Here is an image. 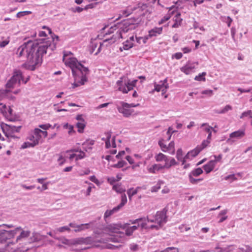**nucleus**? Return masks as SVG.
<instances>
[{
    "instance_id": "32",
    "label": "nucleus",
    "mask_w": 252,
    "mask_h": 252,
    "mask_svg": "<svg viewBox=\"0 0 252 252\" xmlns=\"http://www.w3.org/2000/svg\"><path fill=\"white\" fill-rule=\"evenodd\" d=\"M138 226L134 225L132 226L126 227V225L124 226V229H126V234L127 236H130L133 233V231L137 229Z\"/></svg>"
},
{
    "instance_id": "46",
    "label": "nucleus",
    "mask_w": 252,
    "mask_h": 252,
    "mask_svg": "<svg viewBox=\"0 0 252 252\" xmlns=\"http://www.w3.org/2000/svg\"><path fill=\"white\" fill-rule=\"evenodd\" d=\"M33 143L31 141V142H24L23 145L21 146V148L22 149H26L29 147H32L35 146V145H33Z\"/></svg>"
},
{
    "instance_id": "30",
    "label": "nucleus",
    "mask_w": 252,
    "mask_h": 252,
    "mask_svg": "<svg viewBox=\"0 0 252 252\" xmlns=\"http://www.w3.org/2000/svg\"><path fill=\"white\" fill-rule=\"evenodd\" d=\"M201 127H203V130L208 133V135L207 139H211L212 138V126H210L207 123H203L201 125Z\"/></svg>"
},
{
    "instance_id": "14",
    "label": "nucleus",
    "mask_w": 252,
    "mask_h": 252,
    "mask_svg": "<svg viewBox=\"0 0 252 252\" xmlns=\"http://www.w3.org/2000/svg\"><path fill=\"white\" fill-rule=\"evenodd\" d=\"M105 137L102 138V140L105 141V146L107 148L111 147L115 148L116 144L115 143V137H111V132H107L105 133Z\"/></svg>"
},
{
    "instance_id": "54",
    "label": "nucleus",
    "mask_w": 252,
    "mask_h": 252,
    "mask_svg": "<svg viewBox=\"0 0 252 252\" xmlns=\"http://www.w3.org/2000/svg\"><path fill=\"white\" fill-rule=\"evenodd\" d=\"M126 164V162L124 160L119 161L117 164L113 165V167L116 168H121Z\"/></svg>"
},
{
    "instance_id": "39",
    "label": "nucleus",
    "mask_w": 252,
    "mask_h": 252,
    "mask_svg": "<svg viewBox=\"0 0 252 252\" xmlns=\"http://www.w3.org/2000/svg\"><path fill=\"white\" fill-rule=\"evenodd\" d=\"M203 173V170L201 168H197L191 171L190 174L193 176H198Z\"/></svg>"
},
{
    "instance_id": "42",
    "label": "nucleus",
    "mask_w": 252,
    "mask_h": 252,
    "mask_svg": "<svg viewBox=\"0 0 252 252\" xmlns=\"http://www.w3.org/2000/svg\"><path fill=\"white\" fill-rule=\"evenodd\" d=\"M158 144L162 150V151L164 152H168V149L167 146L164 143V141L163 140H159L158 142Z\"/></svg>"
},
{
    "instance_id": "11",
    "label": "nucleus",
    "mask_w": 252,
    "mask_h": 252,
    "mask_svg": "<svg viewBox=\"0 0 252 252\" xmlns=\"http://www.w3.org/2000/svg\"><path fill=\"white\" fill-rule=\"evenodd\" d=\"M127 202V198L126 194L124 193L121 196V203L112 210H107L104 213V217L107 218L109 217L114 213L118 212L121 209Z\"/></svg>"
},
{
    "instance_id": "58",
    "label": "nucleus",
    "mask_w": 252,
    "mask_h": 252,
    "mask_svg": "<svg viewBox=\"0 0 252 252\" xmlns=\"http://www.w3.org/2000/svg\"><path fill=\"white\" fill-rule=\"evenodd\" d=\"M150 38V37H149V34H148L147 36H146L145 37H138V38H136V39H137V40L138 42H140V41L141 40H142L144 43H146L147 41V40L149 38Z\"/></svg>"
},
{
    "instance_id": "47",
    "label": "nucleus",
    "mask_w": 252,
    "mask_h": 252,
    "mask_svg": "<svg viewBox=\"0 0 252 252\" xmlns=\"http://www.w3.org/2000/svg\"><path fill=\"white\" fill-rule=\"evenodd\" d=\"M58 161L59 163V164L60 165H62L65 162V159L63 157L62 154L58 155Z\"/></svg>"
},
{
    "instance_id": "43",
    "label": "nucleus",
    "mask_w": 252,
    "mask_h": 252,
    "mask_svg": "<svg viewBox=\"0 0 252 252\" xmlns=\"http://www.w3.org/2000/svg\"><path fill=\"white\" fill-rule=\"evenodd\" d=\"M206 75V72H202L201 74H199L198 75L196 76L194 78V80L198 81H205L206 79L205 78V76Z\"/></svg>"
},
{
    "instance_id": "7",
    "label": "nucleus",
    "mask_w": 252,
    "mask_h": 252,
    "mask_svg": "<svg viewBox=\"0 0 252 252\" xmlns=\"http://www.w3.org/2000/svg\"><path fill=\"white\" fill-rule=\"evenodd\" d=\"M123 25H124V26H125V28L121 27L120 28V31L119 32H118V31L117 32L116 34H113L110 39H105L104 40V42H107L108 41L110 40V41H111V42L114 43L115 42V41L117 39H118L120 38H123V33H125L127 32L129 29H131V28L129 27H131L132 26V25H131L130 24L129 20L125 21Z\"/></svg>"
},
{
    "instance_id": "35",
    "label": "nucleus",
    "mask_w": 252,
    "mask_h": 252,
    "mask_svg": "<svg viewBox=\"0 0 252 252\" xmlns=\"http://www.w3.org/2000/svg\"><path fill=\"white\" fill-rule=\"evenodd\" d=\"M211 139H207L206 140H204L201 145H198L197 147L199 148L201 151H202L204 148H206L210 143Z\"/></svg>"
},
{
    "instance_id": "64",
    "label": "nucleus",
    "mask_w": 252,
    "mask_h": 252,
    "mask_svg": "<svg viewBox=\"0 0 252 252\" xmlns=\"http://www.w3.org/2000/svg\"><path fill=\"white\" fill-rule=\"evenodd\" d=\"M90 180L94 183L95 184H99V181L96 178V177L94 175L93 176H92L91 177H90Z\"/></svg>"
},
{
    "instance_id": "20",
    "label": "nucleus",
    "mask_w": 252,
    "mask_h": 252,
    "mask_svg": "<svg viewBox=\"0 0 252 252\" xmlns=\"http://www.w3.org/2000/svg\"><path fill=\"white\" fill-rule=\"evenodd\" d=\"M196 67L195 63H188L181 68V70L187 75L189 74L194 71Z\"/></svg>"
},
{
    "instance_id": "50",
    "label": "nucleus",
    "mask_w": 252,
    "mask_h": 252,
    "mask_svg": "<svg viewBox=\"0 0 252 252\" xmlns=\"http://www.w3.org/2000/svg\"><path fill=\"white\" fill-rule=\"evenodd\" d=\"M168 152L171 151V153L172 154H174L175 153V149H174V142L173 141H171L167 146Z\"/></svg>"
},
{
    "instance_id": "18",
    "label": "nucleus",
    "mask_w": 252,
    "mask_h": 252,
    "mask_svg": "<svg viewBox=\"0 0 252 252\" xmlns=\"http://www.w3.org/2000/svg\"><path fill=\"white\" fill-rule=\"evenodd\" d=\"M177 9V7L172 6L169 8V10L167 14H166L160 21H158V25H161L165 22L169 20L171 17L175 14V12Z\"/></svg>"
},
{
    "instance_id": "31",
    "label": "nucleus",
    "mask_w": 252,
    "mask_h": 252,
    "mask_svg": "<svg viewBox=\"0 0 252 252\" xmlns=\"http://www.w3.org/2000/svg\"><path fill=\"white\" fill-rule=\"evenodd\" d=\"M183 154L182 149H179L177 151L176 158L178 160H180L182 162V164H184L188 158H186L185 156L183 157Z\"/></svg>"
},
{
    "instance_id": "19",
    "label": "nucleus",
    "mask_w": 252,
    "mask_h": 252,
    "mask_svg": "<svg viewBox=\"0 0 252 252\" xmlns=\"http://www.w3.org/2000/svg\"><path fill=\"white\" fill-rule=\"evenodd\" d=\"M134 36H130L126 41L123 43V46L120 48V50L122 52L124 50H128L132 48L134 45Z\"/></svg>"
},
{
    "instance_id": "16",
    "label": "nucleus",
    "mask_w": 252,
    "mask_h": 252,
    "mask_svg": "<svg viewBox=\"0 0 252 252\" xmlns=\"http://www.w3.org/2000/svg\"><path fill=\"white\" fill-rule=\"evenodd\" d=\"M1 128L5 135L7 137L12 136L14 131H17L16 127L15 126H11L5 124H3L1 125Z\"/></svg>"
},
{
    "instance_id": "45",
    "label": "nucleus",
    "mask_w": 252,
    "mask_h": 252,
    "mask_svg": "<svg viewBox=\"0 0 252 252\" xmlns=\"http://www.w3.org/2000/svg\"><path fill=\"white\" fill-rule=\"evenodd\" d=\"M193 175H191V174H189V182L192 184H197L198 182L199 181H202L203 179H194L193 177Z\"/></svg>"
},
{
    "instance_id": "3",
    "label": "nucleus",
    "mask_w": 252,
    "mask_h": 252,
    "mask_svg": "<svg viewBox=\"0 0 252 252\" xmlns=\"http://www.w3.org/2000/svg\"><path fill=\"white\" fill-rule=\"evenodd\" d=\"M166 211L163 210L161 211H158L156 213L155 217L152 218L150 216L147 217L148 222L155 223L154 224L150 225L151 229H156V230L159 229L166 222Z\"/></svg>"
},
{
    "instance_id": "29",
    "label": "nucleus",
    "mask_w": 252,
    "mask_h": 252,
    "mask_svg": "<svg viewBox=\"0 0 252 252\" xmlns=\"http://www.w3.org/2000/svg\"><path fill=\"white\" fill-rule=\"evenodd\" d=\"M20 235L17 237L15 242L17 243L20 241L22 239L26 238L28 237L31 234V231L29 230H23L22 229Z\"/></svg>"
},
{
    "instance_id": "27",
    "label": "nucleus",
    "mask_w": 252,
    "mask_h": 252,
    "mask_svg": "<svg viewBox=\"0 0 252 252\" xmlns=\"http://www.w3.org/2000/svg\"><path fill=\"white\" fill-rule=\"evenodd\" d=\"M215 166V161L211 160L207 164L204 165L203 168L206 173L208 174L213 170Z\"/></svg>"
},
{
    "instance_id": "8",
    "label": "nucleus",
    "mask_w": 252,
    "mask_h": 252,
    "mask_svg": "<svg viewBox=\"0 0 252 252\" xmlns=\"http://www.w3.org/2000/svg\"><path fill=\"white\" fill-rule=\"evenodd\" d=\"M155 158L157 162L164 161L165 162L164 165H166L167 164L168 169H170L172 166L178 164V162L174 158L168 157L161 153L156 155L155 157Z\"/></svg>"
},
{
    "instance_id": "63",
    "label": "nucleus",
    "mask_w": 252,
    "mask_h": 252,
    "mask_svg": "<svg viewBox=\"0 0 252 252\" xmlns=\"http://www.w3.org/2000/svg\"><path fill=\"white\" fill-rule=\"evenodd\" d=\"M214 158H215V159L212 160V161H215V164H216L217 162H220L221 161V158H222V155L220 154L218 156H214Z\"/></svg>"
},
{
    "instance_id": "34",
    "label": "nucleus",
    "mask_w": 252,
    "mask_h": 252,
    "mask_svg": "<svg viewBox=\"0 0 252 252\" xmlns=\"http://www.w3.org/2000/svg\"><path fill=\"white\" fill-rule=\"evenodd\" d=\"M86 123L85 121L78 122L76 124V126L78 128V131L79 133H82L86 126Z\"/></svg>"
},
{
    "instance_id": "57",
    "label": "nucleus",
    "mask_w": 252,
    "mask_h": 252,
    "mask_svg": "<svg viewBox=\"0 0 252 252\" xmlns=\"http://www.w3.org/2000/svg\"><path fill=\"white\" fill-rule=\"evenodd\" d=\"M57 230L59 232H63L65 231H70V229L69 228V227H68V226H66L59 227Z\"/></svg>"
},
{
    "instance_id": "38",
    "label": "nucleus",
    "mask_w": 252,
    "mask_h": 252,
    "mask_svg": "<svg viewBox=\"0 0 252 252\" xmlns=\"http://www.w3.org/2000/svg\"><path fill=\"white\" fill-rule=\"evenodd\" d=\"M63 127L68 129V133L69 135H72L73 133L75 132L74 130L73 126L72 125H70L66 123L63 126Z\"/></svg>"
},
{
    "instance_id": "59",
    "label": "nucleus",
    "mask_w": 252,
    "mask_h": 252,
    "mask_svg": "<svg viewBox=\"0 0 252 252\" xmlns=\"http://www.w3.org/2000/svg\"><path fill=\"white\" fill-rule=\"evenodd\" d=\"M15 244V242H12L8 243L5 247V248L4 249H0V252H5L6 250L9 251V247L11 245H13Z\"/></svg>"
},
{
    "instance_id": "37",
    "label": "nucleus",
    "mask_w": 252,
    "mask_h": 252,
    "mask_svg": "<svg viewBox=\"0 0 252 252\" xmlns=\"http://www.w3.org/2000/svg\"><path fill=\"white\" fill-rule=\"evenodd\" d=\"M32 238L34 241H39L42 239L45 238V236L40 235L39 233L37 232H34L32 233Z\"/></svg>"
},
{
    "instance_id": "44",
    "label": "nucleus",
    "mask_w": 252,
    "mask_h": 252,
    "mask_svg": "<svg viewBox=\"0 0 252 252\" xmlns=\"http://www.w3.org/2000/svg\"><path fill=\"white\" fill-rule=\"evenodd\" d=\"M78 153L79 154H76V160H78L83 159L86 156L85 153L84 152L82 151L81 150H80Z\"/></svg>"
},
{
    "instance_id": "6",
    "label": "nucleus",
    "mask_w": 252,
    "mask_h": 252,
    "mask_svg": "<svg viewBox=\"0 0 252 252\" xmlns=\"http://www.w3.org/2000/svg\"><path fill=\"white\" fill-rule=\"evenodd\" d=\"M137 82V80L130 81H126L125 79L123 81V78H121L120 80L117 81V84L119 87L118 90L123 93L126 94L133 89Z\"/></svg>"
},
{
    "instance_id": "9",
    "label": "nucleus",
    "mask_w": 252,
    "mask_h": 252,
    "mask_svg": "<svg viewBox=\"0 0 252 252\" xmlns=\"http://www.w3.org/2000/svg\"><path fill=\"white\" fill-rule=\"evenodd\" d=\"M21 230H22V228L20 226L10 231L0 229V243L5 242L8 239L14 238L17 232Z\"/></svg>"
},
{
    "instance_id": "10",
    "label": "nucleus",
    "mask_w": 252,
    "mask_h": 252,
    "mask_svg": "<svg viewBox=\"0 0 252 252\" xmlns=\"http://www.w3.org/2000/svg\"><path fill=\"white\" fill-rule=\"evenodd\" d=\"M47 135L48 133L46 131H43L37 128L34 129L33 134L29 137V140L35 146L40 142L42 136L45 138Z\"/></svg>"
},
{
    "instance_id": "23",
    "label": "nucleus",
    "mask_w": 252,
    "mask_h": 252,
    "mask_svg": "<svg viewBox=\"0 0 252 252\" xmlns=\"http://www.w3.org/2000/svg\"><path fill=\"white\" fill-rule=\"evenodd\" d=\"M130 221L132 224L138 223V226L140 225L142 228L151 229L150 225H147L145 218H140Z\"/></svg>"
},
{
    "instance_id": "49",
    "label": "nucleus",
    "mask_w": 252,
    "mask_h": 252,
    "mask_svg": "<svg viewBox=\"0 0 252 252\" xmlns=\"http://www.w3.org/2000/svg\"><path fill=\"white\" fill-rule=\"evenodd\" d=\"M252 110H248L247 111H245L243 112L240 116V119H243L244 117H246L248 116H249L250 117V116H252Z\"/></svg>"
},
{
    "instance_id": "62",
    "label": "nucleus",
    "mask_w": 252,
    "mask_h": 252,
    "mask_svg": "<svg viewBox=\"0 0 252 252\" xmlns=\"http://www.w3.org/2000/svg\"><path fill=\"white\" fill-rule=\"evenodd\" d=\"M51 126V125L49 124H44V125H40L39 126V127L44 130H47Z\"/></svg>"
},
{
    "instance_id": "33",
    "label": "nucleus",
    "mask_w": 252,
    "mask_h": 252,
    "mask_svg": "<svg viewBox=\"0 0 252 252\" xmlns=\"http://www.w3.org/2000/svg\"><path fill=\"white\" fill-rule=\"evenodd\" d=\"M96 241H95L93 238L91 237H88L86 238H84V244L87 245H92L93 246H95L96 247H98V245L95 244Z\"/></svg>"
},
{
    "instance_id": "2",
    "label": "nucleus",
    "mask_w": 252,
    "mask_h": 252,
    "mask_svg": "<svg viewBox=\"0 0 252 252\" xmlns=\"http://www.w3.org/2000/svg\"><path fill=\"white\" fill-rule=\"evenodd\" d=\"M63 61L65 64L72 70L75 80L72 84L73 88L84 85L87 80L86 75L89 73L88 68L84 66L76 58L73 57L71 52L64 54Z\"/></svg>"
},
{
    "instance_id": "40",
    "label": "nucleus",
    "mask_w": 252,
    "mask_h": 252,
    "mask_svg": "<svg viewBox=\"0 0 252 252\" xmlns=\"http://www.w3.org/2000/svg\"><path fill=\"white\" fill-rule=\"evenodd\" d=\"M163 184V182L162 181H158L157 184L154 187H152L151 191L152 192H157L160 188V186Z\"/></svg>"
},
{
    "instance_id": "15",
    "label": "nucleus",
    "mask_w": 252,
    "mask_h": 252,
    "mask_svg": "<svg viewBox=\"0 0 252 252\" xmlns=\"http://www.w3.org/2000/svg\"><path fill=\"white\" fill-rule=\"evenodd\" d=\"M165 169L168 168L167 164L162 165L160 163L154 164L147 168V170L150 173L156 174L159 171H163Z\"/></svg>"
},
{
    "instance_id": "24",
    "label": "nucleus",
    "mask_w": 252,
    "mask_h": 252,
    "mask_svg": "<svg viewBox=\"0 0 252 252\" xmlns=\"http://www.w3.org/2000/svg\"><path fill=\"white\" fill-rule=\"evenodd\" d=\"M139 10L142 12L143 15H147L151 14L152 8L146 4L141 3L138 4Z\"/></svg>"
},
{
    "instance_id": "22",
    "label": "nucleus",
    "mask_w": 252,
    "mask_h": 252,
    "mask_svg": "<svg viewBox=\"0 0 252 252\" xmlns=\"http://www.w3.org/2000/svg\"><path fill=\"white\" fill-rule=\"evenodd\" d=\"M90 223H85V224H81L80 225L76 224L74 223H70L69 224V226L71 227L74 228V231L75 232H80L83 230H84L85 229H88Z\"/></svg>"
},
{
    "instance_id": "53",
    "label": "nucleus",
    "mask_w": 252,
    "mask_h": 252,
    "mask_svg": "<svg viewBox=\"0 0 252 252\" xmlns=\"http://www.w3.org/2000/svg\"><path fill=\"white\" fill-rule=\"evenodd\" d=\"M109 239L113 242H122L123 241L125 240V239H122V237L121 236L118 238L117 237H111L109 238Z\"/></svg>"
},
{
    "instance_id": "51",
    "label": "nucleus",
    "mask_w": 252,
    "mask_h": 252,
    "mask_svg": "<svg viewBox=\"0 0 252 252\" xmlns=\"http://www.w3.org/2000/svg\"><path fill=\"white\" fill-rule=\"evenodd\" d=\"M232 107L229 105H226L223 109H222L221 111L218 112V113L223 114L225 113L226 112L232 110Z\"/></svg>"
},
{
    "instance_id": "12",
    "label": "nucleus",
    "mask_w": 252,
    "mask_h": 252,
    "mask_svg": "<svg viewBox=\"0 0 252 252\" xmlns=\"http://www.w3.org/2000/svg\"><path fill=\"white\" fill-rule=\"evenodd\" d=\"M120 104L121 106H117V109L124 117H128L133 113V110L129 108V104L124 102H121Z\"/></svg>"
},
{
    "instance_id": "21",
    "label": "nucleus",
    "mask_w": 252,
    "mask_h": 252,
    "mask_svg": "<svg viewBox=\"0 0 252 252\" xmlns=\"http://www.w3.org/2000/svg\"><path fill=\"white\" fill-rule=\"evenodd\" d=\"M175 14V15L173 18L174 24L171 27L172 28H178L181 25L183 20L181 17V14L179 12H178L177 10H176Z\"/></svg>"
},
{
    "instance_id": "4",
    "label": "nucleus",
    "mask_w": 252,
    "mask_h": 252,
    "mask_svg": "<svg viewBox=\"0 0 252 252\" xmlns=\"http://www.w3.org/2000/svg\"><path fill=\"white\" fill-rule=\"evenodd\" d=\"M29 79V78H27L26 80H24L21 71L17 69H14L12 77L6 84V91L10 92L11 89L19 87L21 84V81L26 84Z\"/></svg>"
},
{
    "instance_id": "55",
    "label": "nucleus",
    "mask_w": 252,
    "mask_h": 252,
    "mask_svg": "<svg viewBox=\"0 0 252 252\" xmlns=\"http://www.w3.org/2000/svg\"><path fill=\"white\" fill-rule=\"evenodd\" d=\"M84 244V238H79L72 241L71 244Z\"/></svg>"
},
{
    "instance_id": "28",
    "label": "nucleus",
    "mask_w": 252,
    "mask_h": 252,
    "mask_svg": "<svg viewBox=\"0 0 252 252\" xmlns=\"http://www.w3.org/2000/svg\"><path fill=\"white\" fill-rule=\"evenodd\" d=\"M201 151L199 149V148L197 146L192 150L189 152L185 156V158L188 159L190 158H194L196 157Z\"/></svg>"
},
{
    "instance_id": "25",
    "label": "nucleus",
    "mask_w": 252,
    "mask_h": 252,
    "mask_svg": "<svg viewBox=\"0 0 252 252\" xmlns=\"http://www.w3.org/2000/svg\"><path fill=\"white\" fill-rule=\"evenodd\" d=\"M162 27H155L149 31V37L151 38L160 35L162 33Z\"/></svg>"
},
{
    "instance_id": "17",
    "label": "nucleus",
    "mask_w": 252,
    "mask_h": 252,
    "mask_svg": "<svg viewBox=\"0 0 252 252\" xmlns=\"http://www.w3.org/2000/svg\"><path fill=\"white\" fill-rule=\"evenodd\" d=\"M161 84H155V90L158 92L161 91L162 95H163L166 92L167 89L169 88L167 79H165L163 82H160Z\"/></svg>"
},
{
    "instance_id": "13",
    "label": "nucleus",
    "mask_w": 252,
    "mask_h": 252,
    "mask_svg": "<svg viewBox=\"0 0 252 252\" xmlns=\"http://www.w3.org/2000/svg\"><path fill=\"white\" fill-rule=\"evenodd\" d=\"M245 134V129H239L234 131L229 134V138L226 141L228 143L231 144L235 141V139H239L244 137Z\"/></svg>"
},
{
    "instance_id": "36",
    "label": "nucleus",
    "mask_w": 252,
    "mask_h": 252,
    "mask_svg": "<svg viewBox=\"0 0 252 252\" xmlns=\"http://www.w3.org/2000/svg\"><path fill=\"white\" fill-rule=\"evenodd\" d=\"M113 189L118 193H123L126 191L125 189L124 188L121 184L114 185L113 186Z\"/></svg>"
},
{
    "instance_id": "26",
    "label": "nucleus",
    "mask_w": 252,
    "mask_h": 252,
    "mask_svg": "<svg viewBox=\"0 0 252 252\" xmlns=\"http://www.w3.org/2000/svg\"><path fill=\"white\" fill-rule=\"evenodd\" d=\"M1 113L6 117H9L12 115V109L9 107L3 105L0 108Z\"/></svg>"
},
{
    "instance_id": "1",
    "label": "nucleus",
    "mask_w": 252,
    "mask_h": 252,
    "mask_svg": "<svg viewBox=\"0 0 252 252\" xmlns=\"http://www.w3.org/2000/svg\"><path fill=\"white\" fill-rule=\"evenodd\" d=\"M51 43V41H48L39 45L35 41H29L18 48L16 54L18 58H27L28 68L34 70L41 65L43 56L47 53Z\"/></svg>"
},
{
    "instance_id": "41",
    "label": "nucleus",
    "mask_w": 252,
    "mask_h": 252,
    "mask_svg": "<svg viewBox=\"0 0 252 252\" xmlns=\"http://www.w3.org/2000/svg\"><path fill=\"white\" fill-rule=\"evenodd\" d=\"M129 199L131 200L132 197L137 193L136 189H130L127 191Z\"/></svg>"
},
{
    "instance_id": "60",
    "label": "nucleus",
    "mask_w": 252,
    "mask_h": 252,
    "mask_svg": "<svg viewBox=\"0 0 252 252\" xmlns=\"http://www.w3.org/2000/svg\"><path fill=\"white\" fill-rule=\"evenodd\" d=\"M224 179L225 180H228L230 179V180H231L232 181H235V180H237V178L235 177V174H231V175H229L227 176H226L225 177Z\"/></svg>"
},
{
    "instance_id": "52",
    "label": "nucleus",
    "mask_w": 252,
    "mask_h": 252,
    "mask_svg": "<svg viewBox=\"0 0 252 252\" xmlns=\"http://www.w3.org/2000/svg\"><path fill=\"white\" fill-rule=\"evenodd\" d=\"M120 247H121L120 245H119V246H115V245H112V244H106L104 246V248L108 249L115 250V249H118Z\"/></svg>"
},
{
    "instance_id": "56",
    "label": "nucleus",
    "mask_w": 252,
    "mask_h": 252,
    "mask_svg": "<svg viewBox=\"0 0 252 252\" xmlns=\"http://www.w3.org/2000/svg\"><path fill=\"white\" fill-rule=\"evenodd\" d=\"M9 42H10L9 37H8L4 40L0 42V47H2V48L4 47L9 43Z\"/></svg>"
},
{
    "instance_id": "5",
    "label": "nucleus",
    "mask_w": 252,
    "mask_h": 252,
    "mask_svg": "<svg viewBox=\"0 0 252 252\" xmlns=\"http://www.w3.org/2000/svg\"><path fill=\"white\" fill-rule=\"evenodd\" d=\"M121 228L122 226L118 224H110L101 229L94 231V233L101 236H103L104 234L112 235L113 233H119L124 237V234L121 233L120 231Z\"/></svg>"
},
{
    "instance_id": "61",
    "label": "nucleus",
    "mask_w": 252,
    "mask_h": 252,
    "mask_svg": "<svg viewBox=\"0 0 252 252\" xmlns=\"http://www.w3.org/2000/svg\"><path fill=\"white\" fill-rule=\"evenodd\" d=\"M201 94H205V95H207L208 96H211L213 94V91L211 90H204L201 92Z\"/></svg>"
},
{
    "instance_id": "48",
    "label": "nucleus",
    "mask_w": 252,
    "mask_h": 252,
    "mask_svg": "<svg viewBox=\"0 0 252 252\" xmlns=\"http://www.w3.org/2000/svg\"><path fill=\"white\" fill-rule=\"evenodd\" d=\"M32 12L31 11H21V12H18L17 14V17L20 18V17L24 16L25 15H30V14H32Z\"/></svg>"
}]
</instances>
